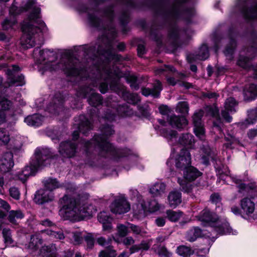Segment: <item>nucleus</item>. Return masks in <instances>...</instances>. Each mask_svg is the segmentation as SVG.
<instances>
[{
  "label": "nucleus",
  "mask_w": 257,
  "mask_h": 257,
  "mask_svg": "<svg viewBox=\"0 0 257 257\" xmlns=\"http://www.w3.org/2000/svg\"><path fill=\"white\" fill-rule=\"evenodd\" d=\"M63 204L60 211L67 219L79 221L92 216L94 208L87 200H77L74 197L65 195L61 200Z\"/></svg>",
  "instance_id": "1"
},
{
  "label": "nucleus",
  "mask_w": 257,
  "mask_h": 257,
  "mask_svg": "<svg viewBox=\"0 0 257 257\" xmlns=\"http://www.w3.org/2000/svg\"><path fill=\"white\" fill-rule=\"evenodd\" d=\"M41 10L35 8L27 20L23 22L22 29L24 35L22 38V43L27 48L35 46V41L32 36L41 32L45 27L44 24L39 19L40 18Z\"/></svg>",
  "instance_id": "2"
},
{
  "label": "nucleus",
  "mask_w": 257,
  "mask_h": 257,
  "mask_svg": "<svg viewBox=\"0 0 257 257\" xmlns=\"http://www.w3.org/2000/svg\"><path fill=\"white\" fill-rule=\"evenodd\" d=\"M35 158L36 161H33L31 166H26L18 175L19 179L24 182L29 176L34 174L35 170H37L41 166L45 165V162L51 158V155L48 149H38L35 151Z\"/></svg>",
  "instance_id": "3"
},
{
  "label": "nucleus",
  "mask_w": 257,
  "mask_h": 257,
  "mask_svg": "<svg viewBox=\"0 0 257 257\" xmlns=\"http://www.w3.org/2000/svg\"><path fill=\"white\" fill-rule=\"evenodd\" d=\"M84 147L88 151H90L92 148H94L101 156H105L107 153L113 151L112 145L104 138L103 135L95 136L91 142H85Z\"/></svg>",
  "instance_id": "4"
},
{
  "label": "nucleus",
  "mask_w": 257,
  "mask_h": 257,
  "mask_svg": "<svg viewBox=\"0 0 257 257\" xmlns=\"http://www.w3.org/2000/svg\"><path fill=\"white\" fill-rule=\"evenodd\" d=\"M202 173L193 166H190L186 169L183 173V177L185 180L179 178L178 182L185 192H189L192 189V185L186 182H192L196 180L198 177L201 176Z\"/></svg>",
  "instance_id": "5"
},
{
  "label": "nucleus",
  "mask_w": 257,
  "mask_h": 257,
  "mask_svg": "<svg viewBox=\"0 0 257 257\" xmlns=\"http://www.w3.org/2000/svg\"><path fill=\"white\" fill-rule=\"evenodd\" d=\"M131 209V205L126 199L124 197L116 198L110 206L111 211L115 214H123L128 212Z\"/></svg>",
  "instance_id": "6"
},
{
  "label": "nucleus",
  "mask_w": 257,
  "mask_h": 257,
  "mask_svg": "<svg viewBox=\"0 0 257 257\" xmlns=\"http://www.w3.org/2000/svg\"><path fill=\"white\" fill-rule=\"evenodd\" d=\"M191 158L190 153L186 149H182L181 152L176 159V167L180 170L184 171L189 167L191 166Z\"/></svg>",
  "instance_id": "7"
},
{
  "label": "nucleus",
  "mask_w": 257,
  "mask_h": 257,
  "mask_svg": "<svg viewBox=\"0 0 257 257\" xmlns=\"http://www.w3.org/2000/svg\"><path fill=\"white\" fill-rule=\"evenodd\" d=\"M203 116V111L200 110L194 114L193 121L194 125V132L196 136L201 140L205 138V130L202 124L201 118Z\"/></svg>",
  "instance_id": "8"
},
{
  "label": "nucleus",
  "mask_w": 257,
  "mask_h": 257,
  "mask_svg": "<svg viewBox=\"0 0 257 257\" xmlns=\"http://www.w3.org/2000/svg\"><path fill=\"white\" fill-rule=\"evenodd\" d=\"M13 154L11 152L5 153L0 159V172L6 173L9 172L14 166Z\"/></svg>",
  "instance_id": "9"
},
{
  "label": "nucleus",
  "mask_w": 257,
  "mask_h": 257,
  "mask_svg": "<svg viewBox=\"0 0 257 257\" xmlns=\"http://www.w3.org/2000/svg\"><path fill=\"white\" fill-rule=\"evenodd\" d=\"M59 152L64 157H72L76 152L75 145L70 141L62 142L60 145Z\"/></svg>",
  "instance_id": "10"
},
{
  "label": "nucleus",
  "mask_w": 257,
  "mask_h": 257,
  "mask_svg": "<svg viewBox=\"0 0 257 257\" xmlns=\"http://www.w3.org/2000/svg\"><path fill=\"white\" fill-rule=\"evenodd\" d=\"M53 197V194L51 191L47 189H41L36 192L34 200L37 204H42L45 202L52 200Z\"/></svg>",
  "instance_id": "11"
},
{
  "label": "nucleus",
  "mask_w": 257,
  "mask_h": 257,
  "mask_svg": "<svg viewBox=\"0 0 257 257\" xmlns=\"http://www.w3.org/2000/svg\"><path fill=\"white\" fill-rule=\"evenodd\" d=\"M98 220L102 224L103 230L108 232H110L112 229L111 221L112 218L110 217L109 213L102 211L100 212L98 216Z\"/></svg>",
  "instance_id": "12"
},
{
  "label": "nucleus",
  "mask_w": 257,
  "mask_h": 257,
  "mask_svg": "<svg viewBox=\"0 0 257 257\" xmlns=\"http://www.w3.org/2000/svg\"><path fill=\"white\" fill-rule=\"evenodd\" d=\"M170 124L178 129L184 128L188 124V121L184 117H180L175 115L170 116L168 118Z\"/></svg>",
  "instance_id": "13"
},
{
  "label": "nucleus",
  "mask_w": 257,
  "mask_h": 257,
  "mask_svg": "<svg viewBox=\"0 0 257 257\" xmlns=\"http://www.w3.org/2000/svg\"><path fill=\"white\" fill-rule=\"evenodd\" d=\"M199 219L203 222L212 224L218 220V216L214 213L211 212L208 209H204L198 216Z\"/></svg>",
  "instance_id": "14"
},
{
  "label": "nucleus",
  "mask_w": 257,
  "mask_h": 257,
  "mask_svg": "<svg viewBox=\"0 0 257 257\" xmlns=\"http://www.w3.org/2000/svg\"><path fill=\"white\" fill-rule=\"evenodd\" d=\"M162 89L161 83L159 80L155 81L152 88H143L142 94L145 96L151 95L155 97H158L160 95L161 91Z\"/></svg>",
  "instance_id": "15"
},
{
  "label": "nucleus",
  "mask_w": 257,
  "mask_h": 257,
  "mask_svg": "<svg viewBox=\"0 0 257 257\" xmlns=\"http://www.w3.org/2000/svg\"><path fill=\"white\" fill-rule=\"evenodd\" d=\"M240 205L243 213L247 215L252 214L255 210V203L247 197L240 200Z\"/></svg>",
  "instance_id": "16"
},
{
  "label": "nucleus",
  "mask_w": 257,
  "mask_h": 257,
  "mask_svg": "<svg viewBox=\"0 0 257 257\" xmlns=\"http://www.w3.org/2000/svg\"><path fill=\"white\" fill-rule=\"evenodd\" d=\"M151 245V241L150 240H143L140 243L132 245L129 249L130 254L137 252L147 251L149 249Z\"/></svg>",
  "instance_id": "17"
},
{
  "label": "nucleus",
  "mask_w": 257,
  "mask_h": 257,
  "mask_svg": "<svg viewBox=\"0 0 257 257\" xmlns=\"http://www.w3.org/2000/svg\"><path fill=\"white\" fill-rule=\"evenodd\" d=\"M215 230L219 234H225L230 232L229 223L225 220H221L218 217V220L213 225Z\"/></svg>",
  "instance_id": "18"
},
{
  "label": "nucleus",
  "mask_w": 257,
  "mask_h": 257,
  "mask_svg": "<svg viewBox=\"0 0 257 257\" xmlns=\"http://www.w3.org/2000/svg\"><path fill=\"white\" fill-rule=\"evenodd\" d=\"M11 105V102L4 97L0 96V124L5 120V114L3 111L8 110Z\"/></svg>",
  "instance_id": "19"
},
{
  "label": "nucleus",
  "mask_w": 257,
  "mask_h": 257,
  "mask_svg": "<svg viewBox=\"0 0 257 257\" xmlns=\"http://www.w3.org/2000/svg\"><path fill=\"white\" fill-rule=\"evenodd\" d=\"M168 198L169 205L171 207L175 208L181 202V193L179 192H171Z\"/></svg>",
  "instance_id": "20"
},
{
  "label": "nucleus",
  "mask_w": 257,
  "mask_h": 257,
  "mask_svg": "<svg viewBox=\"0 0 257 257\" xmlns=\"http://www.w3.org/2000/svg\"><path fill=\"white\" fill-rule=\"evenodd\" d=\"M244 96L246 100H250L257 96V85L251 84L244 90Z\"/></svg>",
  "instance_id": "21"
},
{
  "label": "nucleus",
  "mask_w": 257,
  "mask_h": 257,
  "mask_svg": "<svg viewBox=\"0 0 257 257\" xmlns=\"http://www.w3.org/2000/svg\"><path fill=\"white\" fill-rule=\"evenodd\" d=\"M43 117L39 114H34L27 117L25 121L29 125L39 126L42 124Z\"/></svg>",
  "instance_id": "22"
},
{
  "label": "nucleus",
  "mask_w": 257,
  "mask_h": 257,
  "mask_svg": "<svg viewBox=\"0 0 257 257\" xmlns=\"http://www.w3.org/2000/svg\"><path fill=\"white\" fill-rule=\"evenodd\" d=\"M24 217L23 213L20 210L10 211L8 219L13 224H18L17 220L22 219Z\"/></svg>",
  "instance_id": "23"
},
{
  "label": "nucleus",
  "mask_w": 257,
  "mask_h": 257,
  "mask_svg": "<svg viewBox=\"0 0 257 257\" xmlns=\"http://www.w3.org/2000/svg\"><path fill=\"white\" fill-rule=\"evenodd\" d=\"M202 235V230L198 227H195L189 230L186 235L187 239L192 242Z\"/></svg>",
  "instance_id": "24"
},
{
  "label": "nucleus",
  "mask_w": 257,
  "mask_h": 257,
  "mask_svg": "<svg viewBox=\"0 0 257 257\" xmlns=\"http://www.w3.org/2000/svg\"><path fill=\"white\" fill-rule=\"evenodd\" d=\"M40 255L41 257H57L56 253L52 252L49 246H43L40 250ZM64 257H71V255L70 253H66Z\"/></svg>",
  "instance_id": "25"
},
{
  "label": "nucleus",
  "mask_w": 257,
  "mask_h": 257,
  "mask_svg": "<svg viewBox=\"0 0 257 257\" xmlns=\"http://www.w3.org/2000/svg\"><path fill=\"white\" fill-rule=\"evenodd\" d=\"M142 210L144 212L146 211H149L150 212H155L160 208V205L157 201L155 199L151 200L149 202L148 206H146L143 203L141 204Z\"/></svg>",
  "instance_id": "26"
},
{
  "label": "nucleus",
  "mask_w": 257,
  "mask_h": 257,
  "mask_svg": "<svg viewBox=\"0 0 257 257\" xmlns=\"http://www.w3.org/2000/svg\"><path fill=\"white\" fill-rule=\"evenodd\" d=\"M165 189V185L162 183L155 184L150 189V193L154 196H157L163 193Z\"/></svg>",
  "instance_id": "27"
},
{
  "label": "nucleus",
  "mask_w": 257,
  "mask_h": 257,
  "mask_svg": "<svg viewBox=\"0 0 257 257\" xmlns=\"http://www.w3.org/2000/svg\"><path fill=\"white\" fill-rule=\"evenodd\" d=\"M177 253L183 257H189L193 254L194 251L190 247L180 245L177 247Z\"/></svg>",
  "instance_id": "28"
},
{
  "label": "nucleus",
  "mask_w": 257,
  "mask_h": 257,
  "mask_svg": "<svg viewBox=\"0 0 257 257\" xmlns=\"http://www.w3.org/2000/svg\"><path fill=\"white\" fill-rule=\"evenodd\" d=\"M59 68L63 69L68 75H75L77 73L76 70L74 67H72L70 64H69V66L65 65L64 66L62 63H60L57 64L55 68L53 69L55 70Z\"/></svg>",
  "instance_id": "29"
},
{
  "label": "nucleus",
  "mask_w": 257,
  "mask_h": 257,
  "mask_svg": "<svg viewBox=\"0 0 257 257\" xmlns=\"http://www.w3.org/2000/svg\"><path fill=\"white\" fill-rule=\"evenodd\" d=\"M238 105V102L233 97H229L226 99L224 107L226 110L230 112L235 111V107Z\"/></svg>",
  "instance_id": "30"
},
{
  "label": "nucleus",
  "mask_w": 257,
  "mask_h": 257,
  "mask_svg": "<svg viewBox=\"0 0 257 257\" xmlns=\"http://www.w3.org/2000/svg\"><path fill=\"white\" fill-rule=\"evenodd\" d=\"M209 57L208 49L206 45H202L200 48L198 54L196 56V59L204 60Z\"/></svg>",
  "instance_id": "31"
},
{
  "label": "nucleus",
  "mask_w": 257,
  "mask_h": 257,
  "mask_svg": "<svg viewBox=\"0 0 257 257\" xmlns=\"http://www.w3.org/2000/svg\"><path fill=\"white\" fill-rule=\"evenodd\" d=\"M44 183L45 188L51 191L60 187V184L56 179L49 178L45 180Z\"/></svg>",
  "instance_id": "32"
},
{
  "label": "nucleus",
  "mask_w": 257,
  "mask_h": 257,
  "mask_svg": "<svg viewBox=\"0 0 257 257\" xmlns=\"http://www.w3.org/2000/svg\"><path fill=\"white\" fill-rule=\"evenodd\" d=\"M42 240L37 236L32 235L30 241L28 245V248L32 250H36L38 248L39 244H42Z\"/></svg>",
  "instance_id": "33"
},
{
  "label": "nucleus",
  "mask_w": 257,
  "mask_h": 257,
  "mask_svg": "<svg viewBox=\"0 0 257 257\" xmlns=\"http://www.w3.org/2000/svg\"><path fill=\"white\" fill-rule=\"evenodd\" d=\"M10 141L9 132L4 128H0V145H6Z\"/></svg>",
  "instance_id": "34"
},
{
  "label": "nucleus",
  "mask_w": 257,
  "mask_h": 257,
  "mask_svg": "<svg viewBox=\"0 0 257 257\" xmlns=\"http://www.w3.org/2000/svg\"><path fill=\"white\" fill-rule=\"evenodd\" d=\"M8 85L6 86H10L16 84L17 86H21L24 84V77L23 75H19L14 78H9Z\"/></svg>",
  "instance_id": "35"
},
{
  "label": "nucleus",
  "mask_w": 257,
  "mask_h": 257,
  "mask_svg": "<svg viewBox=\"0 0 257 257\" xmlns=\"http://www.w3.org/2000/svg\"><path fill=\"white\" fill-rule=\"evenodd\" d=\"M117 255L115 250L113 247H109L106 249L101 250L98 254L99 257H116Z\"/></svg>",
  "instance_id": "36"
},
{
  "label": "nucleus",
  "mask_w": 257,
  "mask_h": 257,
  "mask_svg": "<svg viewBox=\"0 0 257 257\" xmlns=\"http://www.w3.org/2000/svg\"><path fill=\"white\" fill-rule=\"evenodd\" d=\"M89 103L93 106H96L101 104V96L98 93H92L88 100Z\"/></svg>",
  "instance_id": "37"
},
{
  "label": "nucleus",
  "mask_w": 257,
  "mask_h": 257,
  "mask_svg": "<svg viewBox=\"0 0 257 257\" xmlns=\"http://www.w3.org/2000/svg\"><path fill=\"white\" fill-rule=\"evenodd\" d=\"M168 218L171 221L176 222L182 216V213L181 211H174L172 210H167L166 212Z\"/></svg>",
  "instance_id": "38"
},
{
  "label": "nucleus",
  "mask_w": 257,
  "mask_h": 257,
  "mask_svg": "<svg viewBox=\"0 0 257 257\" xmlns=\"http://www.w3.org/2000/svg\"><path fill=\"white\" fill-rule=\"evenodd\" d=\"M193 138V137L191 134H184L181 137H180L179 139V143L180 144L184 146L191 145L194 142Z\"/></svg>",
  "instance_id": "39"
},
{
  "label": "nucleus",
  "mask_w": 257,
  "mask_h": 257,
  "mask_svg": "<svg viewBox=\"0 0 257 257\" xmlns=\"http://www.w3.org/2000/svg\"><path fill=\"white\" fill-rule=\"evenodd\" d=\"M2 233L5 243L7 244H11L13 243V240L12 237L11 230L9 228H4Z\"/></svg>",
  "instance_id": "40"
},
{
  "label": "nucleus",
  "mask_w": 257,
  "mask_h": 257,
  "mask_svg": "<svg viewBox=\"0 0 257 257\" xmlns=\"http://www.w3.org/2000/svg\"><path fill=\"white\" fill-rule=\"evenodd\" d=\"M112 239L110 238H106L104 237L100 236L96 239V242L100 246L108 248L111 247L110 245Z\"/></svg>",
  "instance_id": "41"
},
{
  "label": "nucleus",
  "mask_w": 257,
  "mask_h": 257,
  "mask_svg": "<svg viewBox=\"0 0 257 257\" xmlns=\"http://www.w3.org/2000/svg\"><path fill=\"white\" fill-rule=\"evenodd\" d=\"M189 108L188 103L186 101L179 102L177 105L178 112L182 114H188Z\"/></svg>",
  "instance_id": "42"
},
{
  "label": "nucleus",
  "mask_w": 257,
  "mask_h": 257,
  "mask_svg": "<svg viewBox=\"0 0 257 257\" xmlns=\"http://www.w3.org/2000/svg\"><path fill=\"white\" fill-rule=\"evenodd\" d=\"M244 16L247 19L257 18V6L244 12Z\"/></svg>",
  "instance_id": "43"
},
{
  "label": "nucleus",
  "mask_w": 257,
  "mask_h": 257,
  "mask_svg": "<svg viewBox=\"0 0 257 257\" xmlns=\"http://www.w3.org/2000/svg\"><path fill=\"white\" fill-rule=\"evenodd\" d=\"M116 228L118 235L120 237H125L128 233V227L122 224H118Z\"/></svg>",
  "instance_id": "44"
},
{
  "label": "nucleus",
  "mask_w": 257,
  "mask_h": 257,
  "mask_svg": "<svg viewBox=\"0 0 257 257\" xmlns=\"http://www.w3.org/2000/svg\"><path fill=\"white\" fill-rule=\"evenodd\" d=\"M10 195L14 199L19 200L20 198V193L18 189L16 187H11L9 190Z\"/></svg>",
  "instance_id": "45"
},
{
  "label": "nucleus",
  "mask_w": 257,
  "mask_h": 257,
  "mask_svg": "<svg viewBox=\"0 0 257 257\" xmlns=\"http://www.w3.org/2000/svg\"><path fill=\"white\" fill-rule=\"evenodd\" d=\"M122 242L126 247L135 245V240L132 236H126L122 239Z\"/></svg>",
  "instance_id": "46"
},
{
  "label": "nucleus",
  "mask_w": 257,
  "mask_h": 257,
  "mask_svg": "<svg viewBox=\"0 0 257 257\" xmlns=\"http://www.w3.org/2000/svg\"><path fill=\"white\" fill-rule=\"evenodd\" d=\"M15 20H9L6 19L2 23V27L4 30H8L16 24Z\"/></svg>",
  "instance_id": "47"
},
{
  "label": "nucleus",
  "mask_w": 257,
  "mask_h": 257,
  "mask_svg": "<svg viewBox=\"0 0 257 257\" xmlns=\"http://www.w3.org/2000/svg\"><path fill=\"white\" fill-rule=\"evenodd\" d=\"M248 120L249 119L250 123H253L257 119V110L251 109L248 111Z\"/></svg>",
  "instance_id": "48"
},
{
  "label": "nucleus",
  "mask_w": 257,
  "mask_h": 257,
  "mask_svg": "<svg viewBox=\"0 0 257 257\" xmlns=\"http://www.w3.org/2000/svg\"><path fill=\"white\" fill-rule=\"evenodd\" d=\"M84 128H85L87 131H89L92 128L91 125L89 121L86 120L85 122H83L80 124V131H81L83 134H85L86 132L85 131H83Z\"/></svg>",
  "instance_id": "49"
},
{
  "label": "nucleus",
  "mask_w": 257,
  "mask_h": 257,
  "mask_svg": "<svg viewBox=\"0 0 257 257\" xmlns=\"http://www.w3.org/2000/svg\"><path fill=\"white\" fill-rule=\"evenodd\" d=\"M129 225V228L131 229L133 233L138 235L140 234L142 232V228L139 226L131 224L127 222Z\"/></svg>",
  "instance_id": "50"
},
{
  "label": "nucleus",
  "mask_w": 257,
  "mask_h": 257,
  "mask_svg": "<svg viewBox=\"0 0 257 257\" xmlns=\"http://www.w3.org/2000/svg\"><path fill=\"white\" fill-rule=\"evenodd\" d=\"M20 70L19 67L16 65H13L12 69H7L6 70V74L9 76L8 79L9 80V78H14L13 77V74L14 72L19 71Z\"/></svg>",
  "instance_id": "51"
},
{
  "label": "nucleus",
  "mask_w": 257,
  "mask_h": 257,
  "mask_svg": "<svg viewBox=\"0 0 257 257\" xmlns=\"http://www.w3.org/2000/svg\"><path fill=\"white\" fill-rule=\"evenodd\" d=\"M158 254L161 257H169L171 254L170 252L164 246L160 247Z\"/></svg>",
  "instance_id": "52"
},
{
  "label": "nucleus",
  "mask_w": 257,
  "mask_h": 257,
  "mask_svg": "<svg viewBox=\"0 0 257 257\" xmlns=\"http://www.w3.org/2000/svg\"><path fill=\"white\" fill-rule=\"evenodd\" d=\"M50 234L52 236L60 240L64 238V234L61 231L56 232L54 231H50Z\"/></svg>",
  "instance_id": "53"
},
{
  "label": "nucleus",
  "mask_w": 257,
  "mask_h": 257,
  "mask_svg": "<svg viewBox=\"0 0 257 257\" xmlns=\"http://www.w3.org/2000/svg\"><path fill=\"white\" fill-rule=\"evenodd\" d=\"M227 111V110L226 109L222 110L221 111V115L222 117L225 120L226 122H230L232 120V117L229 114Z\"/></svg>",
  "instance_id": "54"
},
{
  "label": "nucleus",
  "mask_w": 257,
  "mask_h": 257,
  "mask_svg": "<svg viewBox=\"0 0 257 257\" xmlns=\"http://www.w3.org/2000/svg\"><path fill=\"white\" fill-rule=\"evenodd\" d=\"M0 207L5 209L7 211H9L11 209L9 204L6 201L0 198Z\"/></svg>",
  "instance_id": "55"
},
{
  "label": "nucleus",
  "mask_w": 257,
  "mask_h": 257,
  "mask_svg": "<svg viewBox=\"0 0 257 257\" xmlns=\"http://www.w3.org/2000/svg\"><path fill=\"white\" fill-rule=\"evenodd\" d=\"M159 112L163 114L167 115L170 112V109L166 105H161L159 108Z\"/></svg>",
  "instance_id": "56"
},
{
  "label": "nucleus",
  "mask_w": 257,
  "mask_h": 257,
  "mask_svg": "<svg viewBox=\"0 0 257 257\" xmlns=\"http://www.w3.org/2000/svg\"><path fill=\"white\" fill-rule=\"evenodd\" d=\"M210 200L212 203L217 204L220 202L221 198L218 194H214L210 196Z\"/></svg>",
  "instance_id": "57"
},
{
  "label": "nucleus",
  "mask_w": 257,
  "mask_h": 257,
  "mask_svg": "<svg viewBox=\"0 0 257 257\" xmlns=\"http://www.w3.org/2000/svg\"><path fill=\"white\" fill-rule=\"evenodd\" d=\"M74 243L75 244H78L80 243L82 241V237L78 233L73 234Z\"/></svg>",
  "instance_id": "58"
},
{
  "label": "nucleus",
  "mask_w": 257,
  "mask_h": 257,
  "mask_svg": "<svg viewBox=\"0 0 257 257\" xmlns=\"http://www.w3.org/2000/svg\"><path fill=\"white\" fill-rule=\"evenodd\" d=\"M209 111L213 117H217L219 115V110L217 107H211L209 108Z\"/></svg>",
  "instance_id": "59"
},
{
  "label": "nucleus",
  "mask_w": 257,
  "mask_h": 257,
  "mask_svg": "<svg viewBox=\"0 0 257 257\" xmlns=\"http://www.w3.org/2000/svg\"><path fill=\"white\" fill-rule=\"evenodd\" d=\"M35 0H28L27 4L25 5L24 10L27 11L31 9L33 5L35 4Z\"/></svg>",
  "instance_id": "60"
},
{
  "label": "nucleus",
  "mask_w": 257,
  "mask_h": 257,
  "mask_svg": "<svg viewBox=\"0 0 257 257\" xmlns=\"http://www.w3.org/2000/svg\"><path fill=\"white\" fill-rule=\"evenodd\" d=\"M85 240L87 243V247L89 248H91L94 245V239L90 237H87L85 238Z\"/></svg>",
  "instance_id": "61"
},
{
  "label": "nucleus",
  "mask_w": 257,
  "mask_h": 257,
  "mask_svg": "<svg viewBox=\"0 0 257 257\" xmlns=\"http://www.w3.org/2000/svg\"><path fill=\"white\" fill-rule=\"evenodd\" d=\"M204 96L205 97H208V98H215L216 99L219 95L215 92H208L205 93Z\"/></svg>",
  "instance_id": "62"
},
{
  "label": "nucleus",
  "mask_w": 257,
  "mask_h": 257,
  "mask_svg": "<svg viewBox=\"0 0 257 257\" xmlns=\"http://www.w3.org/2000/svg\"><path fill=\"white\" fill-rule=\"evenodd\" d=\"M138 53L140 56H142L145 53V47L143 45H139L137 48Z\"/></svg>",
  "instance_id": "63"
},
{
  "label": "nucleus",
  "mask_w": 257,
  "mask_h": 257,
  "mask_svg": "<svg viewBox=\"0 0 257 257\" xmlns=\"http://www.w3.org/2000/svg\"><path fill=\"white\" fill-rule=\"evenodd\" d=\"M156 223L158 226H163L165 224V220L162 217H159L156 219Z\"/></svg>",
  "instance_id": "64"
}]
</instances>
